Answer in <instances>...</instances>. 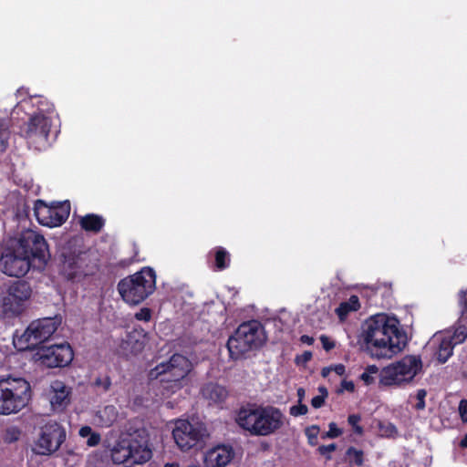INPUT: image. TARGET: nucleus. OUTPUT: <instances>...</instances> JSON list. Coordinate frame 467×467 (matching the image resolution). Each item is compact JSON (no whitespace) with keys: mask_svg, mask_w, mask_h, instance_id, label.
Instances as JSON below:
<instances>
[{"mask_svg":"<svg viewBox=\"0 0 467 467\" xmlns=\"http://www.w3.org/2000/svg\"><path fill=\"white\" fill-rule=\"evenodd\" d=\"M399 320L386 314L368 318L362 325V337L367 350L377 358H391L406 345V335L399 327Z\"/></svg>","mask_w":467,"mask_h":467,"instance_id":"f257e3e1","label":"nucleus"},{"mask_svg":"<svg viewBox=\"0 0 467 467\" xmlns=\"http://www.w3.org/2000/svg\"><path fill=\"white\" fill-rule=\"evenodd\" d=\"M285 416L277 407L248 403L237 412L236 422L253 436H270L285 425Z\"/></svg>","mask_w":467,"mask_h":467,"instance_id":"f03ea898","label":"nucleus"},{"mask_svg":"<svg viewBox=\"0 0 467 467\" xmlns=\"http://www.w3.org/2000/svg\"><path fill=\"white\" fill-rule=\"evenodd\" d=\"M193 368L191 360L179 353L161 362L149 372L150 380H157L163 396H171L188 385V376Z\"/></svg>","mask_w":467,"mask_h":467,"instance_id":"7ed1b4c3","label":"nucleus"},{"mask_svg":"<svg viewBox=\"0 0 467 467\" xmlns=\"http://www.w3.org/2000/svg\"><path fill=\"white\" fill-rule=\"evenodd\" d=\"M14 245L31 261L33 269L44 270L50 259L48 244L42 234L30 228L6 234Z\"/></svg>","mask_w":467,"mask_h":467,"instance_id":"20e7f679","label":"nucleus"},{"mask_svg":"<svg viewBox=\"0 0 467 467\" xmlns=\"http://www.w3.org/2000/svg\"><path fill=\"white\" fill-rule=\"evenodd\" d=\"M61 317H44L32 321L23 331L16 330L13 343L18 351L39 349L61 325Z\"/></svg>","mask_w":467,"mask_h":467,"instance_id":"39448f33","label":"nucleus"},{"mask_svg":"<svg viewBox=\"0 0 467 467\" xmlns=\"http://www.w3.org/2000/svg\"><path fill=\"white\" fill-rule=\"evenodd\" d=\"M156 275L150 267L121 279L118 291L122 299L130 305H139L155 290Z\"/></svg>","mask_w":467,"mask_h":467,"instance_id":"423d86ee","label":"nucleus"},{"mask_svg":"<svg viewBox=\"0 0 467 467\" xmlns=\"http://www.w3.org/2000/svg\"><path fill=\"white\" fill-rule=\"evenodd\" d=\"M31 399V386L23 378L0 379V414H16L22 410Z\"/></svg>","mask_w":467,"mask_h":467,"instance_id":"0eeeda50","label":"nucleus"},{"mask_svg":"<svg viewBox=\"0 0 467 467\" xmlns=\"http://www.w3.org/2000/svg\"><path fill=\"white\" fill-rule=\"evenodd\" d=\"M34 105H36L37 111L29 118L24 132L28 143L40 150L48 145L52 122L48 115L54 111V105L41 97L36 99Z\"/></svg>","mask_w":467,"mask_h":467,"instance_id":"6e6552de","label":"nucleus"},{"mask_svg":"<svg viewBox=\"0 0 467 467\" xmlns=\"http://www.w3.org/2000/svg\"><path fill=\"white\" fill-rule=\"evenodd\" d=\"M265 342L263 327L257 320L242 323L227 341L232 358L238 359L252 349L258 348Z\"/></svg>","mask_w":467,"mask_h":467,"instance_id":"1a4fd4ad","label":"nucleus"},{"mask_svg":"<svg viewBox=\"0 0 467 467\" xmlns=\"http://www.w3.org/2000/svg\"><path fill=\"white\" fill-rule=\"evenodd\" d=\"M421 368L422 362L420 357L405 356L380 371L379 383L383 386H400L403 383H409Z\"/></svg>","mask_w":467,"mask_h":467,"instance_id":"9d476101","label":"nucleus"},{"mask_svg":"<svg viewBox=\"0 0 467 467\" xmlns=\"http://www.w3.org/2000/svg\"><path fill=\"white\" fill-rule=\"evenodd\" d=\"M30 269L31 261L5 235L0 244V271L8 276L23 277Z\"/></svg>","mask_w":467,"mask_h":467,"instance_id":"9b49d317","label":"nucleus"},{"mask_svg":"<svg viewBox=\"0 0 467 467\" xmlns=\"http://www.w3.org/2000/svg\"><path fill=\"white\" fill-rule=\"evenodd\" d=\"M66 438L65 428L56 420H48L40 427L32 450L36 455L50 456L60 449Z\"/></svg>","mask_w":467,"mask_h":467,"instance_id":"f8f14e48","label":"nucleus"},{"mask_svg":"<svg viewBox=\"0 0 467 467\" xmlns=\"http://www.w3.org/2000/svg\"><path fill=\"white\" fill-rule=\"evenodd\" d=\"M206 432L202 423L180 419L175 421L172 437L181 451H188L203 441Z\"/></svg>","mask_w":467,"mask_h":467,"instance_id":"ddd939ff","label":"nucleus"},{"mask_svg":"<svg viewBox=\"0 0 467 467\" xmlns=\"http://www.w3.org/2000/svg\"><path fill=\"white\" fill-rule=\"evenodd\" d=\"M33 210L41 225L52 228L60 226L67 220L70 213V203L68 201H65L48 205L43 200H36Z\"/></svg>","mask_w":467,"mask_h":467,"instance_id":"4468645a","label":"nucleus"},{"mask_svg":"<svg viewBox=\"0 0 467 467\" xmlns=\"http://www.w3.org/2000/svg\"><path fill=\"white\" fill-rule=\"evenodd\" d=\"M30 284L25 280L12 282L3 297V311L9 317H17L24 311L25 302L31 296Z\"/></svg>","mask_w":467,"mask_h":467,"instance_id":"2eb2a0df","label":"nucleus"},{"mask_svg":"<svg viewBox=\"0 0 467 467\" xmlns=\"http://www.w3.org/2000/svg\"><path fill=\"white\" fill-rule=\"evenodd\" d=\"M42 365L54 368L68 366L74 358V351L67 342L42 346L36 352Z\"/></svg>","mask_w":467,"mask_h":467,"instance_id":"dca6fc26","label":"nucleus"},{"mask_svg":"<svg viewBox=\"0 0 467 467\" xmlns=\"http://www.w3.org/2000/svg\"><path fill=\"white\" fill-rule=\"evenodd\" d=\"M128 445L132 450L133 462L143 464L150 460L152 451L150 447V434L144 428L130 427L125 432L121 433Z\"/></svg>","mask_w":467,"mask_h":467,"instance_id":"f3484780","label":"nucleus"},{"mask_svg":"<svg viewBox=\"0 0 467 467\" xmlns=\"http://www.w3.org/2000/svg\"><path fill=\"white\" fill-rule=\"evenodd\" d=\"M126 440L120 434L116 441L112 449L110 450L111 460L116 464H125L127 467H131L138 462H133V453L130 447L128 445Z\"/></svg>","mask_w":467,"mask_h":467,"instance_id":"a211bd4d","label":"nucleus"},{"mask_svg":"<svg viewBox=\"0 0 467 467\" xmlns=\"http://www.w3.org/2000/svg\"><path fill=\"white\" fill-rule=\"evenodd\" d=\"M202 398L209 401L212 405H222L228 398V389L218 383L208 382L205 383L201 389Z\"/></svg>","mask_w":467,"mask_h":467,"instance_id":"6ab92c4d","label":"nucleus"},{"mask_svg":"<svg viewBox=\"0 0 467 467\" xmlns=\"http://www.w3.org/2000/svg\"><path fill=\"white\" fill-rule=\"evenodd\" d=\"M234 451L230 445H218L211 449L206 455V461L213 467H224L234 458Z\"/></svg>","mask_w":467,"mask_h":467,"instance_id":"aec40b11","label":"nucleus"},{"mask_svg":"<svg viewBox=\"0 0 467 467\" xmlns=\"http://www.w3.org/2000/svg\"><path fill=\"white\" fill-rule=\"evenodd\" d=\"M52 388L53 394L50 398L52 410L57 412H61L70 403V389L59 381L55 382Z\"/></svg>","mask_w":467,"mask_h":467,"instance_id":"412c9836","label":"nucleus"},{"mask_svg":"<svg viewBox=\"0 0 467 467\" xmlns=\"http://www.w3.org/2000/svg\"><path fill=\"white\" fill-rule=\"evenodd\" d=\"M61 273L67 280L71 281L79 280L82 276L88 275L81 270L79 258L73 255L65 257L61 265Z\"/></svg>","mask_w":467,"mask_h":467,"instance_id":"4be33fe9","label":"nucleus"},{"mask_svg":"<svg viewBox=\"0 0 467 467\" xmlns=\"http://www.w3.org/2000/svg\"><path fill=\"white\" fill-rule=\"evenodd\" d=\"M148 341V333L141 327H135L126 337V343L134 353L140 352Z\"/></svg>","mask_w":467,"mask_h":467,"instance_id":"5701e85b","label":"nucleus"},{"mask_svg":"<svg viewBox=\"0 0 467 467\" xmlns=\"http://www.w3.org/2000/svg\"><path fill=\"white\" fill-rule=\"evenodd\" d=\"M79 225L85 232L99 234L105 226V219L96 213H88L80 218Z\"/></svg>","mask_w":467,"mask_h":467,"instance_id":"b1692460","label":"nucleus"},{"mask_svg":"<svg viewBox=\"0 0 467 467\" xmlns=\"http://www.w3.org/2000/svg\"><path fill=\"white\" fill-rule=\"evenodd\" d=\"M118 410L113 405H107L96 412L95 420L101 428H109L117 420Z\"/></svg>","mask_w":467,"mask_h":467,"instance_id":"393cba45","label":"nucleus"},{"mask_svg":"<svg viewBox=\"0 0 467 467\" xmlns=\"http://www.w3.org/2000/svg\"><path fill=\"white\" fill-rule=\"evenodd\" d=\"M360 308V303L358 296L352 295L348 300L341 302L336 308L335 312L338 318L345 320L350 312L357 311Z\"/></svg>","mask_w":467,"mask_h":467,"instance_id":"a878e982","label":"nucleus"},{"mask_svg":"<svg viewBox=\"0 0 467 467\" xmlns=\"http://www.w3.org/2000/svg\"><path fill=\"white\" fill-rule=\"evenodd\" d=\"M344 458L349 467H363L366 462L365 451L354 446L346 450Z\"/></svg>","mask_w":467,"mask_h":467,"instance_id":"bb28decb","label":"nucleus"},{"mask_svg":"<svg viewBox=\"0 0 467 467\" xmlns=\"http://www.w3.org/2000/svg\"><path fill=\"white\" fill-rule=\"evenodd\" d=\"M210 254L214 257V269L217 271H223L229 267L231 263V255L229 252L222 246L214 247Z\"/></svg>","mask_w":467,"mask_h":467,"instance_id":"cd10ccee","label":"nucleus"},{"mask_svg":"<svg viewBox=\"0 0 467 467\" xmlns=\"http://www.w3.org/2000/svg\"><path fill=\"white\" fill-rule=\"evenodd\" d=\"M453 348L454 346L452 343H451V340L447 339L445 337H442L435 352V357L439 363H446L448 359L452 356Z\"/></svg>","mask_w":467,"mask_h":467,"instance_id":"c85d7f7f","label":"nucleus"},{"mask_svg":"<svg viewBox=\"0 0 467 467\" xmlns=\"http://www.w3.org/2000/svg\"><path fill=\"white\" fill-rule=\"evenodd\" d=\"M447 339L451 340L453 346L462 344L467 338V327L464 325H459L456 327L451 335L444 336Z\"/></svg>","mask_w":467,"mask_h":467,"instance_id":"c756f323","label":"nucleus"},{"mask_svg":"<svg viewBox=\"0 0 467 467\" xmlns=\"http://www.w3.org/2000/svg\"><path fill=\"white\" fill-rule=\"evenodd\" d=\"M378 428L381 437L395 438L398 435V429L392 422L379 420Z\"/></svg>","mask_w":467,"mask_h":467,"instance_id":"7c9ffc66","label":"nucleus"},{"mask_svg":"<svg viewBox=\"0 0 467 467\" xmlns=\"http://www.w3.org/2000/svg\"><path fill=\"white\" fill-rule=\"evenodd\" d=\"M320 428L318 425H311L305 429V435L310 446H316L318 443V434Z\"/></svg>","mask_w":467,"mask_h":467,"instance_id":"2f4dec72","label":"nucleus"},{"mask_svg":"<svg viewBox=\"0 0 467 467\" xmlns=\"http://www.w3.org/2000/svg\"><path fill=\"white\" fill-rule=\"evenodd\" d=\"M318 391L320 392V395L315 396L311 400V405L315 409H320L324 406L326 399L328 396V391L326 387H319Z\"/></svg>","mask_w":467,"mask_h":467,"instance_id":"473e14b6","label":"nucleus"},{"mask_svg":"<svg viewBox=\"0 0 467 467\" xmlns=\"http://www.w3.org/2000/svg\"><path fill=\"white\" fill-rule=\"evenodd\" d=\"M361 416L359 414H350L348 417V423L352 427L354 433L361 436L364 433L363 427L359 424Z\"/></svg>","mask_w":467,"mask_h":467,"instance_id":"72a5a7b5","label":"nucleus"},{"mask_svg":"<svg viewBox=\"0 0 467 467\" xmlns=\"http://www.w3.org/2000/svg\"><path fill=\"white\" fill-rule=\"evenodd\" d=\"M93 386L103 392H107L110 389L111 379L108 375L99 376L95 379Z\"/></svg>","mask_w":467,"mask_h":467,"instance_id":"f704fd0d","label":"nucleus"},{"mask_svg":"<svg viewBox=\"0 0 467 467\" xmlns=\"http://www.w3.org/2000/svg\"><path fill=\"white\" fill-rule=\"evenodd\" d=\"M9 135V130L4 125L3 120L0 119V153L6 150L8 146Z\"/></svg>","mask_w":467,"mask_h":467,"instance_id":"c9c22d12","label":"nucleus"},{"mask_svg":"<svg viewBox=\"0 0 467 467\" xmlns=\"http://www.w3.org/2000/svg\"><path fill=\"white\" fill-rule=\"evenodd\" d=\"M337 450V444L336 443H330L327 445H320L317 447V451L318 454L325 457L327 462H329L332 460V452H334Z\"/></svg>","mask_w":467,"mask_h":467,"instance_id":"e433bc0d","label":"nucleus"},{"mask_svg":"<svg viewBox=\"0 0 467 467\" xmlns=\"http://www.w3.org/2000/svg\"><path fill=\"white\" fill-rule=\"evenodd\" d=\"M21 431L16 427H11L6 429L4 434V441L5 443H13L19 440Z\"/></svg>","mask_w":467,"mask_h":467,"instance_id":"4c0bfd02","label":"nucleus"},{"mask_svg":"<svg viewBox=\"0 0 467 467\" xmlns=\"http://www.w3.org/2000/svg\"><path fill=\"white\" fill-rule=\"evenodd\" d=\"M308 411L307 406L302 402H298V405L290 407L289 413L294 417L306 415Z\"/></svg>","mask_w":467,"mask_h":467,"instance_id":"58836bf2","label":"nucleus"},{"mask_svg":"<svg viewBox=\"0 0 467 467\" xmlns=\"http://www.w3.org/2000/svg\"><path fill=\"white\" fill-rule=\"evenodd\" d=\"M427 395V391L424 389H418L416 394L417 403L415 404V409L417 410H422L425 409V398Z\"/></svg>","mask_w":467,"mask_h":467,"instance_id":"ea45409f","label":"nucleus"},{"mask_svg":"<svg viewBox=\"0 0 467 467\" xmlns=\"http://www.w3.org/2000/svg\"><path fill=\"white\" fill-rule=\"evenodd\" d=\"M320 342L322 344V348L326 350V351H330L332 350L336 344L333 340H331L326 335H321L320 337Z\"/></svg>","mask_w":467,"mask_h":467,"instance_id":"a19ab883","label":"nucleus"},{"mask_svg":"<svg viewBox=\"0 0 467 467\" xmlns=\"http://www.w3.org/2000/svg\"><path fill=\"white\" fill-rule=\"evenodd\" d=\"M137 320L149 321L151 317V312L150 308L143 307L135 314Z\"/></svg>","mask_w":467,"mask_h":467,"instance_id":"79ce46f5","label":"nucleus"},{"mask_svg":"<svg viewBox=\"0 0 467 467\" xmlns=\"http://www.w3.org/2000/svg\"><path fill=\"white\" fill-rule=\"evenodd\" d=\"M101 436L98 432H92L87 440V445L89 447H95L99 444Z\"/></svg>","mask_w":467,"mask_h":467,"instance_id":"37998d69","label":"nucleus"},{"mask_svg":"<svg viewBox=\"0 0 467 467\" xmlns=\"http://www.w3.org/2000/svg\"><path fill=\"white\" fill-rule=\"evenodd\" d=\"M328 434L331 435V439H336L342 435L343 431L337 426L335 422H330L328 425Z\"/></svg>","mask_w":467,"mask_h":467,"instance_id":"c03bdc74","label":"nucleus"},{"mask_svg":"<svg viewBox=\"0 0 467 467\" xmlns=\"http://www.w3.org/2000/svg\"><path fill=\"white\" fill-rule=\"evenodd\" d=\"M459 306L463 315L467 312V291H461L459 294Z\"/></svg>","mask_w":467,"mask_h":467,"instance_id":"a18cd8bd","label":"nucleus"},{"mask_svg":"<svg viewBox=\"0 0 467 467\" xmlns=\"http://www.w3.org/2000/svg\"><path fill=\"white\" fill-rule=\"evenodd\" d=\"M459 413L463 422H467V400H462L459 404Z\"/></svg>","mask_w":467,"mask_h":467,"instance_id":"49530a36","label":"nucleus"},{"mask_svg":"<svg viewBox=\"0 0 467 467\" xmlns=\"http://www.w3.org/2000/svg\"><path fill=\"white\" fill-rule=\"evenodd\" d=\"M342 389L353 392L355 390V385L353 381L343 380L341 382Z\"/></svg>","mask_w":467,"mask_h":467,"instance_id":"de8ad7c7","label":"nucleus"},{"mask_svg":"<svg viewBox=\"0 0 467 467\" xmlns=\"http://www.w3.org/2000/svg\"><path fill=\"white\" fill-rule=\"evenodd\" d=\"M360 379L367 384V385H370L374 382V378L371 374H368V372H366L364 371L361 376H360Z\"/></svg>","mask_w":467,"mask_h":467,"instance_id":"09e8293b","label":"nucleus"},{"mask_svg":"<svg viewBox=\"0 0 467 467\" xmlns=\"http://www.w3.org/2000/svg\"><path fill=\"white\" fill-rule=\"evenodd\" d=\"M92 429L89 426H83L79 430V435L83 438L88 437L92 433Z\"/></svg>","mask_w":467,"mask_h":467,"instance_id":"8fccbe9b","label":"nucleus"},{"mask_svg":"<svg viewBox=\"0 0 467 467\" xmlns=\"http://www.w3.org/2000/svg\"><path fill=\"white\" fill-rule=\"evenodd\" d=\"M314 337H310L308 335H302L300 337V342L303 343V344H306L308 346H311L314 344Z\"/></svg>","mask_w":467,"mask_h":467,"instance_id":"3c124183","label":"nucleus"},{"mask_svg":"<svg viewBox=\"0 0 467 467\" xmlns=\"http://www.w3.org/2000/svg\"><path fill=\"white\" fill-rule=\"evenodd\" d=\"M333 370L339 376H342L345 374L346 368L343 364H337L333 368Z\"/></svg>","mask_w":467,"mask_h":467,"instance_id":"603ef678","label":"nucleus"},{"mask_svg":"<svg viewBox=\"0 0 467 467\" xmlns=\"http://www.w3.org/2000/svg\"><path fill=\"white\" fill-rule=\"evenodd\" d=\"M366 372H368V374H377L379 372V368L376 365H369L365 369Z\"/></svg>","mask_w":467,"mask_h":467,"instance_id":"864d4df0","label":"nucleus"},{"mask_svg":"<svg viewBox=\"0 0 467 467\" xmlns=\"http://www.w3.org/2000/svg\"><path fill=\"white\" fill-rule=\"evenodd\" d=\"M306 390L304 388H298L297 389V397H298V402H302L305 399Z\"/></svg>","mask_w":467,"mask_h":467,"instance_id":"5fc2aeb1","label":"nucleus"},{"mask_svg":"<svg viewBox=\"0 0 467 467\" xmlns=\"http://www.w3.org/2000/svg\"><path fill=\"white\" fill-rule=\"evenodd\" d=\"M460 446L462 448H465L467 449V433L464 435V437L462 439L461 442H460Z\"/></svg>","mask_w":467,"mask_h":467,"instance_id":"6e6d98bb","label":"nucleus"},{"mask_svg":"<svg viewBox=\"0 0 467 467\" xmlns=\"http://www.w3.org/2000/svg\"><path fill=\"white\" fill-rule=\"evenodd\" d=\"M303 358H304V360L305 361H308L311 359L312 358V353L310 351H306L304 354H303Z\"/></svg>","mask_w":467,"mask_h":467,"instance_id":"4d7b16f0","label":"nucleus"},{"mask_svg":"<svg viewBox=\"0 0 467 467\" xmlns=\"http://www.w3.org/2000/svg\"><path fill=\"white\" fill-rule=\"evenodd\" d=\"M331 369H332L331 368H323L321 370L322 377L326 378Z\"/></svg>","mask_w":467,"mask_h":467,"instance_id":"13d9d810","label":"nucleus"},{"mask_svg":"<svg viewBox=\"0 0 467 467\" xmlns=\"http://www.w3.org/2000/svg\"><path fill=\"white\" fill-rule=\"evenodd\" d=\"M321 438H322L323 440H325V439H331V435H330V434H328V431H327V432H324V433L321 435Z\"/></svg>","mask_w":467,"mask_h":467,"instance_id":"bf43d9fd","label":"nucleus"},{"mask_svg":"<svg viewBox=\"0 0 467 467\" xmlns=\"http://www.w3.org/2000/svg\"><path fill=\"white\" fill-rule=\"evenodd\" d=\"M165 467H179V463L177 462H169L165 464Z\"/></svg>","mask_w":467,"mask_h":467,"instance_id":"052dcab7","label":"nucleus"},{"mask_svg":"<svg viewBox=\"0 0 467 467\" xmlns=\"http://www.w3.org/2000/svg\"><path fill=\"white\" fill-rule=\"evenodd\" d=\"M29 209V206H26L25 207V211L28 210Z\"/></svg>","mask_w":467,"mask_h":467,"instance_id":"680f3d73","label":"nucleus"}]
</instances>
